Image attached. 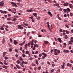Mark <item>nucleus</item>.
<instances>
[{
    "mask_svg": "<svg viewBox=\"0 0 73 73\" xmlns=\"http://www.w3.org/2000/svg\"><path fill=\"white\" fill-rule=\"evenodd\" d=\"M10 3L12 4L13 6H15V7H18V6L15 3H14L13 2H11Z\"/></svg>",
    "mask_w": 73,
    "mask_h": 73,
    "instance_id": "f257e3e1",
    "label": "nucleus"
},
{
    "mask_svg": "<svg viewBox=\"0 0 73 73\" xmlns=\"http://www.w3.org/2000/svg\"><path fill=\"white\" fill-rule=\"evenodd\" d=\"M69 3L66 2L63 4V5H64V6H65V7H67V6H68Z\"/></svg>",
    "mask_w": 73,
    "mask_h": 73,
    "instance_id": "f03ea898",
    "label": "nucleus"
},
{
    "mask_svg": "<svg viewBox=\"0 0 73 73\" xmlns=\"http://www.w3.org/2000/svg\"><path fill=\"white\" fill-rule=\"evenodd\" d=\"M24 61H23L22 62H20V65L22 67H24Z\"/></svg>",
    "mask_w": 73,
    "mask_h": 73,
    "instance_id": "7ed1b4c3",
    "label": "nucleus"
},
{
    "mask_svg": "<svg viewBox=\"0 0 73 73\" xmlns=\"http://www.w3.org/2000/svg\"><path fill=\"white\" fill-rule=\"evenodd\" d=\"M0 6L1 7L4 6V2H3V1H1L0 2Z\"/></svg>",
    "mask_w": 73,
    "mask_h": 73,
    "instance_id": "20e7f679",
    "label": "nucleus"
},
{
    "mask_svg": "<svg viewBox=\"0 0 73 73\" xmlns=\"http://www.w3.org/2000/svg\"><path fill=\"white\" fill-rule=\"evenodd\" d=\"M18 28L20 29H23V27H21V25H18Z\"/></svg>",
    "mask_w": 73,
    "mask_h": 73,
    "instance_id": "39448f33",
    "label": "nucleus"
},
{
    "mask_svg": "<svg viewBox=\"0 0 73 73\" xmlns=\"http://www.w3.org/2000/svg\"><path fill=\"white\" fill-rule=\"evenodd\" d=\"M2 68H5V69H7V68H8V66H5V65H3L2 66Z\"/></svg>",
    "mask_w": 73,
    "mask_h": 73,
    "instance_id": "423d86ee",
    "label": "nucleus"
},
{
    "mask_svg": "<svg viewBox=\"0 0 73 73\" xmlns=\"http://www.w3.org/2000/svg\"><path fill=\"white\" fill-rule=\"evenodd\" d=\"M58 40L60 42V43H61V42H62V40H61V38H58Z\"/></svg>",
    "mask_w": 73,
    "mask_h": 73,
    "instance_id": "0eeeda50",
    "label": "nucleus"
},
{
    "mask_svg": "<svg viewBox=\"0 0 73 73\" xmlns=\"http://www.w3.org/2000/svg\"><path fill=\"white\" fill-rule=\"evenodd\" d=\"M63 52L64 53H69V50H63Z\"/></svg>",
    "mask_w": 73,
    "mask_h": 73,
    "instance_id": "6e6552de",
    "label": "nucleus"
},
{
    "mask_svg": "<svg viewBox=\"0 0 73 73\" xmlns=\"http://www.w3.org/2000/svg\"><path fill=\"white\" fill-rule=\"evenodd\" d=\"M48 14L51 17H52V16H53L52 15V14L51 13V12L50 11H48Z\"/></svg>",
    "mask_w": 73,
    "mask_h": 73,
    "instance_id": "1a4fd4ad",
    "label": "nucleus"
},
{
    "mask_svg": "<svg viewBox=\"0 0 73 73\" xmlns=\"http://www.w3.org/2000/svg\"><path fill=\"white\" fill-rule=\"evenodd\" d=\"M66 65L68 66H69V67H70V68H71V67H72V64H70L69 63H68L66 64Z\"/></svg>",
    "mask_w": 73,
    "mask_h": 73,
    "instance_id": "9d476101",
    "label": "nucleus"
},
{
    "mask_svg": "<svg viewBox=\"0 0 73 73\" xmlns=\"http://www.w3.org/2000/svg\"><path fill=\"white\" fill-rule=\"evenodd\" d=\"M42 55H43L44 56V57H46V56H47V55L45 53H44V52L42 53Z\"/></svg>",
    "mask_w": 73,
    "mask_h": 73,
    "instance_id": "9b49d317",
    "label": "nucleus"
},
{
    "mask_svg": "<svg viewBox=\"0 0 73 73\" xmlns=\"http://www.w3.org/2000/svg\"><path fill=\"white\" fill-rule=\"evenodd\" d=\"M6 54V52H4L3 53V58H4V57H5V56Z\"/></svg>",
    "mask_w": 73,
    "mask_h": 73,
    "instance_id": "f8f14e48",
    "label": "nucleus"
},
{
    "mask_svg": "<svg viewBox=\"0 0 73 73\" xmlns=\"http://www.w3.org/2000/svg\"><path fill=\"white\" fill-rule=\"evenodd\" d=\"M17 43H18V42H17L16 41V40H14V44L15 45H17Z\"/></svg>",
    "mask_w": 73,
    "mask_h": 73,
    "instance_id": "ddd939ff",
    "label": "nucleus"
},
{
    "mask_svg": "<svg viewBox=\"0 0 73 73\" xmlns=\"http://www.w3.org/2000/svg\"><path fill=\"white\" fill-rule=\"evenodd\" d=\"M69 6L70 8H71L72 9H73V5L72 4H70Z\"/></svg>",
    "mask_w": 73,
    "mask_h": 73,
    "instance_id": "4468645a",
    "label": "nucleus"
},
{
    "mask_svg": "<svg viewBox=\"0 0 73 73\" xmlns=\"http://www.w3.org/2000/svg\"><path fill=\"white\" fill-rule=\"evenodd\" d=\"M44 42L45 44H48V43H49V42L48 41H46V40H44Z\"/></svg>",
    "mask_w": 73,
    "mask_h": 73,
    "instance_id": "2eb2a0df",
    "label": "nucleus"
},
{
    "mask_svg": "<svg viewBox=\"0 0 73 73\" xmlns=\"http://www.w3.org/2000/svg\"><path fill=\"white\" fill-rule=\"evenodd\" d=\"M37 13H33V15H34V16H35V17H37Z\"/></svg>",
    "mask_w": 73,
    "mask_h": 73,
    "instance_id": "dca6fc26",
    "label": "nucleus"
},
{
    "mask_svg": "<svg viewBox=\"0 0 73 73\" xmlns=\"http://www.w3.org/2000/svg\"><path fill=\"white\" fill-rule=\"evenodd\" d=\"M17 20V19L16 18H14L12 20V21H15Z\"/></svg>",
    "mask_w": 73,
    "mask_h": 73,
    "instance_id": "f3484780",
    "label": "nucleus"
},
{
    "mask_svg": "<svg viewBox=\"0 0 73 73\" xmlns=\"http://www.w3.org/2000/svg\"><path fill=\"white\" fill-rule=\"evenodd\" d=\"M63 11H64V12L65 13H66L67 11V9H64L63 10Z\"/></svg>",
    "mask_w": 73,
    "mask_h": 73,
    "instance_id": "a211bd4d",
    "label": "nucleus"
},
{
    "mask_svg": "<svg viewBox=\"0 0 73 73\" xmlns=\"http://www.w3.org/2000/svg\"><path fill=\"white\" fill-rule=\"evenodd\" d=\"M16 67H17V68L18 69H20V66L18 65H16Z\"/></svg>",
    "mask_w": 73,
    "mask_h": 73,
    "instance_id": "6ab92c4d",
    "label": "nucleus"
},
{
    "mask_svg": "<svg viewBox=\"0 0 73 73\" xmlns=\"http://www.w3.org/2000/svg\"><path fill=\"white\" fill-rule=\"evenodd\" d=\"M27 12H31L32 11L31 10L27 9Z\"/></svg>",
    "mask_w": 73,
    "mask_h": 73,
    "instance_id": "aec40b11",
    "label": "nucleus"
},
{
    "mask_svg": "<svg viewBox=\"0 0 73 73\" xmlns=\"http://www.w3.org/2000/svg\"><path fill=\"white\" fill-rule=\"evenodd\" d=\"M54 54L55 55V56H57L58 55V53L57 52H55L54 53Z\"/></svg>",
    "mask_w": 73,
    "mask_h": 73,
    "instance_id": "412c9836",
    "label": "nucleus"
},
{
    "mask_svg": "<svg viewBox=\"0 0 73 73\" xmlns=\"http://www.w3.org/2000/svg\"><path fill=\"white\" fill-rule=\"evenodd\" d=\"M7 20H8L9 21H10V20H12V19L11 18H7Z\"/></svg>",
    "mask_w": 73,
    "mask_h": 73,
    "instance_id": "4be33fe9",
    "label": "nucleus"
},
{
    "mask_svg": "<svg viewBox=\"0 0 73 73\" xmlns=\"http://www.w3.org/2000/svg\"><path fill=\"white\" fill-rule=\"evenodd\" d=\"M54 5L56 6H58L59 5V4L58 3H55L54 4Z\"/></svg>",
    "mask_w": 73,
    "mask_h": 73,
    "instance_id": "5701e85b",
    "label": "nucleus"
},
{
    "mask_svg": "<svg viewBox=\"0 0 73 73\" xmlns=\"http://www.w3.org/2000/svg\"><path fill=\"white\" fill-rule=\"evenodd\" d=\"M41 67L40 66H39L38 67V70H40L41 69Z\"/></svg>",
    "mask_w": 73,
    "mask_h": 73,
    "instance_id": "b1692460",
    "label": "nucleus"
},
{
    "mask_svg": "<svg viewBox=\"0 0 73 73\" xmlns=\"http://www.w3.org/2000/svg\"><path fill=\"white\" fill-rule=\"evenodd\" d=\"M19 59L20 61H23V59L22 58H21V57H20L19 58Z\"/></svg>",
    "mask_w": 73,
    "mask_h": 73,
    "instance_id": "393cba45",
    "label": "nucleus"
},
{
    "mask_svg": "<svg viewBox=\"0 0 73 73\" xmlns=\"http://www.w3.org/2000/svg\"><path fill=\"white\" fill-rule=\"evenodd\" d=\"M26 54H29V51H26Z\"/></svg>",
    "mask_w": 73,
    "mask_h": 73,
    "instance_id": "a878e982",
    "label": "nucleus"
},
{
    "mask_svg": "<svg viewBox=\"0 0 73 73\" xmlns=\"http://www.w3.org/2000/svg\"><path fill=\"white\" fill-rule=\"evenodd\" d=\"M17 63L18 64H20V60H18L17 61Z\"/></svg>",
    "mask_w": 73,
    "mask_h": 73,
    "instance_id": "bb28decb",
    "label": "nucleus"
},
{
    "mask_svg": "<svg viewBox=\"0 0 73 73\" xmlns=\"http://www.w3.org/2000/svg\"><path fill=\"white\" fill-rule=\"evenodd\" d=\"M7 24H12V23L11 22H7Z\"/></svg>",
    "mask_w": 73,
    "mask_h": 73,
    "instance_id": "cd10ccee",
    "label": "nucleus"
},
{
    "mask_svg": "<svg viewBox=\"0 0 73 73\" xmlns=\"http://www.w3.org/2000/svg\"><path fill=\"white\" fill-rule=\"evenodd\" d=\"M8 11H9V12H11L12 11V10L11 9H7Z\"/></svg>",
    "mask_w": 73,
    "mask_h": 73,
    "instance_id": "c85d7f7f",
    "label": "nucleus"
},
{
    "mask_svg": "<svg viewBox=\"0 0 73 73\" xmlns=\"http://www.w3.org/2000/svg\"><path fill=\"white\" fill-rule=\"evenodd\" d=\"M9 50L10 52H11L12 50V48H9Z\"/></svg>",
    "mask_w": 73,
    "mask_h": 73,
    "instance_id": "c756f323",
    "label": "nucleus"
},
{
    "mask_svg": "<svg viewBox=\"0 0 73 73\" xmlns=\"http://www.w3.org/2000/svg\"><path fill=\"white\" fill-rule=\"evenodd\" d=\"M68 42L69 44H70V45H72V42L71 41H69Z\"/></svg>",
    "mask_w": 73,
    "mask_h": 73,
    "instance_id": "7c9ffc66",
    "label": "nucleus"
},
{
    "mask_svg": "<svg viewBox=\"0 0 73 73\" xmlns=\"http://www.w3.org/2000/svg\"><path fill=\"white\" fill-rule=\"evenodd\" d=\"M36 63L37 65H38V61L37 60H36Z\"/></svg>",
    "mask_w": 73,
    "mask_h": 73,
    "instance_id": "2f4dec72",
    "label": "nucleus"
},
{
    "mask_svg": "<svg viewBox=\"0 0 73 73\" xmlns=\"http://www.w3.org/2000/svg\"><path fill=\"white\" fill-rule=\"evenodd\" d=\"M65 39H67L68 38V36L66 35H65Z\"/></svg>",
    "mask_w": 73,
    "mask_h": 73,
    "instance_id": "473e14b6",
    "label": "nucleus"
},
{
    "mask_svg": "<svg viewBox=\"0 0 73 73\" xmlns=\"http://www.w3.org/2000/svg\"><path fill=\"white\" fill-rule=\"evenodd\" d=\"M67 10L68 11V12H70V9H69V8H68L67 9Z\"/></svg>",
    "mask_w": 73,
    "mask_h": 73,
    "instance_id": "72a5a7b5",
    "label": "nucleus"
},
{
    "mask_svg": "<svg viewBox=\"0 0 73 73\" xmlns=\"http://www.w3.org/2000/svg\"><path fill=\"white\" fill-rule=\"evenodd\" d=\"M33 9V8H31L30 9V10L32 12H33V11H34V10H32V9Z\"/></svg>",
    "mask_w": 73,
    "mask_h": 73,
    "instance_id": "f704fd0d",
    "label": "nucleus"
},
{
    "mask_svg": "<svg viewBox=\"0 0 73 73\" xmlns=\"http://www.w3.org/2000/svg\"><path fill=\"white\" fill-rule=\"evenodd\" d=\"M40 17H38L36 18V19L37 20H40Z\"/></svg>",
    "mask_w": 73,
    "mask_h": 73,
    "instance_id": "c9c22d12",
    "label": "nucleus"
},
{
    "mask_svg": "<svg viewBox=\"0 0 73 73\" xmlns=\"http://www.w3.org/2000/svg\"><path fill=\"white\" fill-rule=\"evenodd\" d=\"M22 56H23V57L24 58L25 57V54H22Z\"/></svg>",
    "mask_w": 73,
    "mask_h": 73,
    "instance_id": "e433bc0d",
    "label": "nucleus"
},
{
    "mask_svg": "<svg viewBox=\"0 0 73 73\" xmlns=\"http://www.w3.org/2000/svg\"><path fill=\"white\" fill-rule=\"evenodd\" d=\"M38 53V51H36L35 52V54H37Z\"/></svg>",
    "mask_w": 73,
    "mask_h": 73,
    "instance_id": "4c0bfd02",
    "label": "nucleus"
},
{
    "mask_svg": "<svg viewBox=\"0 0 73 73\" xmlns=\"http://www.w3.org/2000/svg\"><path fill=\"white\" fill-rule=\"evenodd\" d=\"M8 58L7 57V56H5V59L6 60L8 59Z\"/></svg>",
    "mask_w": 73,
    "mask_h": 73,
    "instance_id": "58836bf2",
    "label": "nucleus"
},
{
    "mask_svg": "<svg viewBox=\"0 0 73 73\" xmlns=\"http://www.w3.org/2000/svg\"><path fill=\"white\" fill-rule=\"evenodd\" d=\"M50 72H51V73H53V72H54V69H52V70H51Z\"/></svg>",
    "mask_w": 73,
    "mask_h": 73,
    "instance_id": "ea45409f",
    "label": "nucleus"
},
{
    "mask_svg": "<svg viewBox=\"0 0 73 73\" xmlns=\"http://www.w3.org/2000/svg\"><path fill=\"white\" fill-rule=\"evenodd\" d=\"M62 68L63 69H64V67H65V66H64V65H62Z\"/></svg>",
    "mask_w": 73,
    "mask_h": 73,
    "instance_id": "a19ab883",
    "label": "nucleus"
},
{
    "mask_svg": "<svg viewBox=\"0 0 73 73\" xmlns=\"http://www.w3.org/2000/svg\"><path fill=\"white\" fill-rule=\"evenodd\" d=\"M70 16H73V13H70Z\"/></svg>",
    "mask_w": 73,
    "mask_h": 73,
    "instance_id": "79ce46f5",
    "label": "nucleus"
},
{
    "mask_svg": "<svg viewBox=\"0 0 73 73\" xmlns=\"http://www.w3.org/2000/svg\"><path fill=\"white\" fill-rule=\"evenodd\" d=\"M0 12H1V13H4V12L3 11L0 10Z\"/></svg>",
    "mask_w": 73,
    "mask_h": 73,
    "instance_id": "37998d69",
    "label": "nucleus"
},
{
    "mask_svg": "<svg viewBox=\"0 0 73 73\" xmlns=\"http://www.w3.org/2000/svg\"><path fill=\"white\" fill-rule=\"evenodd\" d=\"M29 18L31 19H33V17L32 16H31V17H29Z\"/></svg>",
    "mask_w": 73,
    "mask_h": 73,
    "instance_id": "c03bdc74",
    "label": "nucleus"
},
{
    "mask_svg": "<svg viewBox=\"0 0 73 73\" xmlns=\"http://www.w3.org/2000/svg\"><path fill=\"white\" fill-rule=\"evenodd\" d=\"M29 60H33V58L31 57L30 58H29Z\"/></svg>",
    "mask_w": 73,
    "mask_h": 73,
    "instance_id": "a18cd8bd",
    "label": "nucleus"
},
{
    "mask_svg": "<svg viewBox=\"0 0 73 73\" xmlns=\"http://www.w3.org/2000/svg\"><path fill=\"white\" fill-rule=\"evenodd\" d=\"M0 29L1 30H4V29L3 28V27H1V28H0Z\"/></svg>",
    "mask_w": 73,
    "mask_h": 73,
    "instance_id": "49530a36",
    "label": "nucleus"
},
{
    "mask_svg": "<svg viewBox=\"0 0 73 73\" xmlns=\"http://www.w3.org/2000/svg\"><path fill=\"white\" fill-rule=\"evenodd\" d=\"M47 63L48 64V65H50V62H47Z\"/></svg>",
    "mask_w": 73,
    "mask_h": 73,
    "instance_id": "de8ad7c7",
    "label": "nucleus"
},
{
    "mask_svg": "<svg viewBox=\"0 0 73 73\" xmlns=\"http://www.w3.org/2000/svg\"><path fill=\"white\" fill-rule=\"evenodd\" d=\"M14 17H15L16 18H19V17L17 16H14Z\"/></svg>",
    "mask_w": 73,
    "mask_h": 73,
    "instance_id": "09e8293b",
    "label": "nucleus"
},
{
    "mask_svg": "<svg viewBox=\"0 0 73 73\" xmlns=\"http://www.w3.org/2000/svg\"><path fill=\"white\" fill-rule=\"evenodd\" d=\"M58 18L60 20H61V19L59 17H58Z\"/></svg>",
    "mask_w": 73,
    "mask_h": 73,
    "instance_id": "8fccbe9b",
    "label": "nucleus"
},
{
    "mask_svg": "<svg viewBox=\"0 0 73 73\" xmlns=\"http://www.w3.org/2000/svg\"><path fill=\"white\" fill-rule=\"evenodd\" d=\"M36 45H37V44L35 43L34 44V47H35V48H36Z\"/></svg>",
    "mask_w": 73,
    "mask_h": 73,
    "instance_id": "3c124183",
    "label": "nucleus"
},
{
    "mask_svg": "<svg viewBox=\"0 0 73 73\" xmlns=\"http://www.w3.org/2000/svg\"><path fill=\"white\" fill-rule=\"evenodd\" d=\"M60 32H62V29H60Z\"/></svg>",
    "mask_w": 73,
    "mask_h": 73,
    "instance_id": "603ef678",
    "label": "nucleus"
},
{
    "mask_svg": "<svg viewBox=\"0 0 73 73\" xmlns=\"http://www.w3.org/2000/svg\"><path fill=\"white\" fill-rule=\"evenodd\" d=\"M10 41L12 42V39L11 38H10Z\"/></svg>",
    "mask_w": 73,
    "mask_h": 73,
    "instance_id": "864d4df0",
    "label": "nucleus"
},
{
    "mask_svg": "<svg viewBox=\"0 0 73 73\" xmlns=\"http://www.w3.org/2000/svg\"><path fill=\"white\" fill-rule=\"evenodd\" d=\"M66 27H67V28H69V26H68V25H66Z\"/></svg>",
    "mask_w": 73,
    "mask_h": 73,
    "instance_id": "5fc2aeb1",
    "label": "nucleus"
},
{
    "mask_svg": "<svg viewBox=\"0 0 73 73\" xmlns=\"http://www.w3.org/2000/svg\"><path fill=\"white\" fill-rule=\"evenodd\" d=\"M29 34H30V32L28 33H27V36H29Z\"/></svg>",
    "mask_w": 73,
    "mask_h": 73,
    "instance_id": "6e6d98bb",
    "label": "nucleus"
},
{
    "mask_svg": "<svg viewBox=\"0 0 73 73\" xmlns=\"http://www.w3.org/2000/svg\"><path fill=\"white\" fill-rule=\"evenodd\" d=\"M34 57L35 58H37V56H36V55H34Z\"/></svg>",
    "mask_w": 73,
    "mask_h": 73,
    "instance_id": "4d7b16f0",
    "label": "nucleus"
},
{
    "mask_svg": "<svg viewBox=\"0 0 73 73\" xmlns=\"http://www.w3.org/2000/svg\"><path fill=\"white\" fill-rule=\"evenodd\" d=\"M11 16V15L10 14H8V17H10Z\"/></svg>",
    "mask_w": 73,
    "mask_h": 73,
    "instance_id": "13d9d810",
    "label": "nucleus"
},
{
    "mask_svg": "<svg viewBox=\"0 0 73 73\" xmlns=\"http://www.w3.org/2000/svg\"><path fill=\"white\" fill-rule=\"evenodd\" d=\"M66 33H67V34H69V32H68V31H66Z\"/></svg>",
    "mask_w": 73,
    "mask_h": 73,
    "instance_id": "bf43d9fd",
    "label": "nucleus"
},
{
    "mask_svg": "<svg viewBox=\"0 0 73 73\" xmlns=\"http://www.w3.org/2000/svg\"><path fill=\"white\" fill-rule=\"evenodd\" d=\"M24 25H25L26 26H28V24L27 23L25 24H24Z\"/></svg>",
    "mask_w": 73,
    "mask_h": 73,
    "instance_id": "052dcab7",
    "label": "nucleus"
},
{
    "mask_svg": "<svg viewBox=\"0 0 73 73\" xmlns=\"http://www.w3.org/2000/svg\"><path fill=\"white\" fill-rule=\"evenodd\" d=\"M0 64L1 65H3V63L2 62H0Z\"/></svg>",
    "mask_w": 73,
    "mask_h": 73,
    "instance_id": "680f3d73",
    "label": "nucleus"
},
{
    "mask_svg": "<svg viewBox=\"0 0 73 73\" xmlns=\"http://www.w3.org/2000/svg\"><path fill=\"white\" fill-rule=\"evenodd\" d=\"M59 10L60 11H62V9L60 8L59 9Z\"/></svg>",
    "mask_w": 73,
    "mask_h": 73,
    "instance_id": "e2e57ef3",
    "label": "nucleus"
},
{
    "mask_svg": "<svg viewBox=\"0 0 73 73\" xmlns=\"http://www.w3.org/2000/svg\"><path fill=\"white\" fill-rule=\"evenodd\" d=\"M24 64H28V63H27V62H25L24 61Z\"/></svg>",
    "mask_w": 73,
    "mask_h": 73,
    "instance_id": "0e129e2a",
    "label": "nucleus"
},
{
    "mask_svg": "<svg viewBox=\"0 0 73 73\" xmlns=\"http://www.w3.org/2000/svg\"><path fill=\"white\" fill-rule=\"evenodd\" d=\"M70 41L71 42H73V40L72 39H70Z\"/></svg>",
    "mask_w": 73,
    "mask_h": 73,
    "instance_id": "69168bd1",
    "label": "nucleus"
},
{
    "mask_svg": "<svg viewBox=\"0 0 73 73\" xmlns=\"http://www.w3.org/2000/svg\"><path fill=\"white\" fill-rule=\"evenodd\" d=\"M45 56H42V59H45Z\"/></svg>",
    "mask_w": 73,
    "mask_h": 73,
    "instance_id": "338daca9",
    "label": "nucleus"
},
{
    "mask_svg": "<svg viewBox=\"0 0 73 73\" xmlns=\"http://www.w3.org/2000/svg\"><path fill=\"white\" fill-rule=\"evenodd\" d=\"M70 39L73 40V37H72L70 38Z\"/></svg>",
    "mask_w": 73,
    "mask_h": 73,
    "instance_id": "774afa93",
    "label": "nucleus"
}]
</instances>
